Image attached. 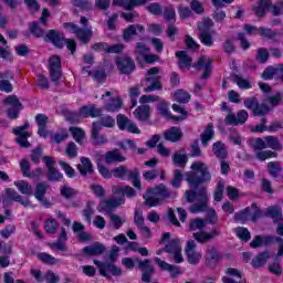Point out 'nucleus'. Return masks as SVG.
I'll return each instance as SVG.
<instances>
[{"label":"nucleus","instance_id":"37","mask_svg":"<svg viewBox=\"0 0 283 283\" xmlns=\"http://www.w3.org/2000/svg\"><path fill=\"white\" fill-rule=\"evenodd\" d=\"M176 57L179 61V70H190L191 69V64L193 63V59H191V56H189V54L187 53V51H178L176 53Z\"/></svg>","mask_w":283,"mask_h":283},{"label":"nucleus","instance_id":"55","mask_svg":"<svg viewBox=\"0 0 283 283\" xmlns=\"http://www.w3.org/2000/svg\"><path fill=\"white\" fill-rule=\"evenodd\" d=\"M14 185L17 186V189L24 196L34 195L32 186H30V184H28L25 180L14 181Z\"/></svg>","mask_w":283,"mask_h":283},{"label":"nucleus","instance_id":"2","mask_svg":"<svg viewBox=\"0 0 283 283\" xmlns=\"http://www.w3.org/2000/svg\"><path fill=\"white\" fill-rule=\"evenodd\" d=\"M169 198H171V192L164 184L146 189V193L143 195L145 205L149 209L165 205V200H169Z\"/></svg>","mask_w":283,"mask_h":283},{"label":"nucleus","instance_id":"39","mask_svg":"<svg viewBox=\"0 0 283 283\" xmlns=\"http://www.w3.org/2000/svg\"><path fill=\"white\" fill-rule=\"evenodd\" d=\"M214 136L216 130H213V123H209L200 135L201 145L203 147H207V145H209V142L213 140Z\"/></svg>","mask_w":283,"mask_h":283},{"label":"nucleus","instance_id":"31","mask_svg":"<svg viewBox=\"0 0 283 283\" xmlns=\"http://www.w3.org/2000/svg\"><path fill=\"white\" fill-rule=\"evenodd\" d=\"M197 65L198 67H200V70H203V73L201 75V78L203 81L211 76V65H213V60L209 59L207 61V57L202 55L199 57Z\"/></svg>","mask_w":283,"mask_h":283},{"label":"nucleus","instance_id":"32","mask_svg":"<svg viewBox=\"0 0 283 283\" xmlns=\"http://www.w3.org/2000/svg\"><path fill=\"white\" fill-rule=\"evenodd\" d=\"M199 34L198 39L202 45L206 48H212L213 45V35L211 34V31L209 29H205V27H198Z\"/></svg>","mask_w":283,"mask_h":283},{"label":"nucleus","instance_id":"5","mask_svg":"<svg viewBox=\"0 0 283 283\" xmlns=\"http://www.w3.org/2000/svg\"><path fill=\"white\" fill-rule=\"evenodd\" d=\"M45 43H52L54 48L57 50H63V48H67L71 54L74 56L76 54V48H78V43L74 39H67L63 33H60L57 30L51 29L46 32L44 36Z\"/></svg>","mask_w":283,"mask_h":283},{"label":"nucleus","instance_id":"4","mask_svg":"<svg viewBox=\"0 0 283 283\" xmlns=\"http://www.w3.org/2000/svg\"><path fill=\"white\" fill-rule=\"evenodd\" d=\"M118 251H120V248H118V245H113L109 253V262H103L98 260L93 261L97 266L102 277H109V275H113L114 277H120V275H123V269L114 264L116 258H118Z\"/></svg>","mask_w":283,"mask_h":283},{"label":"nucleus","instance_id":"58","mask_svg":"<svg viewBox=\"0 0 283 283\" xmlns=\"http://www.w3.org/2000/svg\"><path fill=\"white\" fill-rule=\"evenodd\" d=\"M60 193H61L62 198H65V200H70L71 198H74V196H78V190H76L67 185H64L61 187Z\"/></svg>","mask_w":283,"mask_h":283},{"label":"nucleus","instance_id":"27","mask_svg":"<svg viewBox=\"0 0 283 283\" xmlns=\"http://www.w3.org/2000/svg\"><path fill=\"white\" fill-rule=\"evenodd\" d=\"M105 244L101 242H94L91 245H86L83 248L84 255L87 258H94V255H103L105 253Z\"/></svg>","mask_w":283,"mask_h":283},{"label":"nucleus","instance_id":"11","mask_svg":"<svg viewBox=\"0 0 283 283\" xmlns=\"http://www.w3.org/2000/svg\"><path fill=\"white\" fill-rule=\"evenodd\" d=\"M223 259L224 254L218 251L214 245H209L206 249L205 264L208 269H218Z\"/></svg>","mask_w":283,"mask_h":283},{"label":"nucleus","instance_id":"45","mask_svg":"<svg viewBox=\"0 0 283 283\" xmlns=\"http://www.w3.org/2000/svg\"><path fill=\"white\" fill-rule=\"evenodd\" d=\"M187 163H189V157L186 154H180L175 151L172 155V164L175 167H180L185 169L187 167Z\"/></svg>","mask_w":283,"mask_h":283},{"label":"nucleus","instance_id":"33","mask_svg":"<svg viewBox=\"0 0 283 283\" xmlns=\"http://www.w3.org/2000/svg\"><path fill=\"white\" fill-rule=\"evenodd\" d=\"M151 52V48L147 46L145 42H137L135 45V61L138 65L143 64V57Z\"/></svg>","mask_w":283,"mask_h":283},{"label":"nucleus","instance_id":"49","mask_svg":"<svg viewBox=\"0 0 283 283\" xmlns=\"http://www.w3.org/2000/svg\"><path fill=\"white\" fill-rule=\"evenodd\" d=\"M149 82L151 83L145 88V92H156L157 90H163V82H160V76L146 77V83Z\"/></svg>","mask_w":283,"mask_h":283},{"label":"nucleus","instance_id":"30","mask_svg":"<svg viewBox=\"0 0 283 283\" xmlns=\"http://www.w3.org/2000/svg\"><path fill=\"white\" fill-rule=\"evenodd\" d=\"M151 107L147 104H142L134 111V116L137 118V120H140L142 123H145L149 120V116H151Z\"/></svg>","mask_w":283,"mask_h":283},{"label":"nucleus","instance_id":"26","mask_svg":"<svg viewBox=\"0 0 283 283\" xmlns=\"http://www.w3.org/2000/svg\"><path fill=\"white\" fill-rule=\"evenodd\" d=\"M104 160L106 165H114V163H125L127 158L118 148H114L113 150H108L105 153Z\"/></svg>","mask_w":283,"mask_h":283},{"label":"nucleus","instance_id":"41","mask_svg":"<svg viewBox=\"0 0 283 283\" xmlns=\"http://www.w3.org/2000/svg\"><path fill=\"white\" fill-rule=\"evenodd\" d=\"M82 165H77V169L82 176H87V174H94V165L88 157L81 158Z\"/></svg>","mask_w":283,"mask_h":283},{"label":"nucleus","instance_id":"3","mask_svg":"<svg viewBox=\"0 0 283 283\" xmlns=\"http://www.w3.org/2000/svg\"><path fill=\"white\" fill-rule=\"evenodd\" d=\"M122 264L129 271L138 264V269L142 272V282L145 283H151V276L156 273V268H154V264H151V260L149 259L124 258L122 259Z\"/></svg>","mask_w":283,"mask_h":283},{"label":"nucleus","instance_id":"35","mask_svg":"<svg viewBox=\"0 0 283 283\" xmlns=\"http://www.w3.org/2000/svg\"><path fill=\"white\" fill-rule=\"evenodd\" d=\"M271 0H260L259 4L254 7L252 11L254 12L255 17H258V19H262L266 17V12L271 10Z\"/></svg>","mask_w":283,"mask_h":283},{"label":"nucleus","instance_id":"22","mask_svg":"<svg viewBox=\"0 0 283 283\" xmlns=\"http://www.w3.org/2000/svg\"><path fill=\"white\" fill-rule=\"evenodd\" d=\"M220 235V230L218 228H212L210 232L200 231L193 233V239L199 244H207V242H211L213 238H218Z\"/></svg>","mask_w":283,"mask_h":283},{"label":"nucleus","instance_id":"64","mask_svg":"<svg viewBox=\"0 0 283 283\" xmlns=\"http://www.w3.org/2000/svg\"><path fill=\"white\" fill-rule=\"evenodd\" d=\"M45 193H48V185L40 182L35 186L34 197L38 200H43L45 198Z\"/></svg>","mask_w":283,"mask_h":283},{"label":"nucleus","instance_id":"54","mask_svg":"<svg viewBox=\"0 0 283 283\" xmlns=\"http://www.w3.org/2000/svg\"><path fill=\"white\" fill-rule=\"evenodd\" d=\"M59 221H56V219H46L44 221V230L50 234V235H54L56 233V231L59 230Z\"/></svg>","mask_w":283,"mask_h":283},{"label":"nucleus","instance_id":"63","mask_svg":"<svg viewBox=\"0 0 283 283\" xmlns=\"http://www.w3.org/2000/svg\"><path fill=\"white\" fill-rule=\"evenodd\" d=\"M237 238L242 242H249V240H251V232L245 227H239L237 229Z\"/></svg>","mask_w":283,"mask_h":283},{"label":"nucleus","instance_id":"8","mask_svg":"<svg viewBox=\"0 0 283 283\" xmlns=\"http://www.w3.org/2000/svg\"><path fill=\"white\" fill-rule=\"evenodd\" d=\"M3 105L9 107L7 109L8 118H10V120H17L23 109V104L19 97H17V95H9L3 99Z\"/></svg>","mask_w":283,"mask_h":283},{"label":"nucleus","instance_id":"51","mask_svg":"<svg viewBox=\"0 0 283 283\" xmlns=\"http://www.w3.org/2000/svg\"><path fill=\"white\" fill-rule=\"evenodd\" d=\"M38 260H40V262H42L43 264H49L51 266L59 264V259L54 258L52 254H49L48 252H40L38 254Z\"/></svg>","mask_w":283,"mask_h":283},{"label":"nucleus","instance_id":"6","mask_svg":"<svg viewBox=\"0 0 283 283\" xmlns=\"http://www.w3.org/2000/svg\"><path fill=\"white\" fill-rule=\"evenodd\" d=\"M113 177L117 180H129L135 189H143V182L140 181V170L133 168L128 170L127 166L120 165L113 169Z\"/></svg>","mask_w":283,"mask_h":283},{"label":"nucleus","instance_id":"7","mask_svg":"<svg viewBox=\"0 0 283 283\" xmlns=\"http://www.w3.org/2000/svg\"><path fill=\"white\" fill-rule=\"evenodd\" d=\"M125 203V199H107L102 203L103 211H106L109 216V220L114 227V229L118 230L125 224V219H122L120 216L114 214V209L116 207H120V205Z\"/></svg>","mask_w":283,"mask_h":283},{"label":"nucleus","instance_id":"60","mask_svg":"<svg viewBox=\"0 0 283 283\" xmlns=\"http://www.w3.org/2000/svg\"><path fill=\"white\" fill-rule=\"evenodd\" d=\"M205 227H207V221L205 219L201 218H196L190 220L189 223V230L190 231H198L205 229Z\"/></svg>","mask_w":283,"mask_h":283},{"label":"nucleus","instance_id":"25","mask_svg":"<svg viewBox=\"0 0 283 283\" xmlns=\"http://www.w3.org/2000/svg\"><path fill=\"white\" fill-rule=\"evenodd\" d=\"M134 222L137 229H139L142 233H145L146 240H149V238H151V229L145 226V217H143V212L140 210H135Z\"/></svg>","mask_w":283,"mask_h":283},{"label":"nucleus","instance_id":"23","mask_svg":"<svg viewBox=\"0 0 283 283\" xmlns=\"http://www.w3.org/2000/svg\"><path fill=\"white\" fill-rule=\"evenodd\" d=\"M73 233L77 234L78 242H92L94 238L92 233L85 231V226L78 221L73 222Z\"/></svg>","mask_w":283,"mask_h":283},{"label":"nucleus","instance_id":"50","mask_svg":"<svg viewBox=\"0 0 283 283\" xmlns=\"http://www.w3.org/2000/svg\"><path fill=\"white\" fill-rule=\"evenodd\" d=\"M123 107V99L120 97H113L109 103L105 104L106 112H118Z\"/></svg>","mask_w":283,"mask_h":283},{"label":"nucleus","instance_id":"36","mask_svg":"<svg viewBox=\"0 0 283 283\" xmlns=\"http://www.w3.org/2000/svg\"><path fill=\"white\" fill-rule=\"evenodd\" d=\"M264 218H271L274 223L282 222V208L277 206H269L264 211Z\"/></svg>","mask_w":283,"mask_h":283},{"label":"nucleus","instance_id":"9","mask_svg":"<svg viewBox=\"0 0 283 283\" xmlns=\"http://www.w3.org/2000/svg\"><path fill=\"white\" fill-rule=\"evenodd\" d=\"M243 105L247 109H250L254 116H266V114L271 112V107L264 103L260 104V101H258L255 96L245 98Z\"/></svg>","mask_w":283,"mask_h":283},{"label":"nucleus","instance_id":"19","mask_svg":"<svg viewBox=\"0 0 283 283\" xmlns=\"http://www.w3.org/2000/svg\"><path fill=\"white\" fill-rule=\"evenodd\" d=\"M101 128L98 125L92 126L91 128V144L93 147H103V145H107L109 139H107V135L101 134Z\"/></svg>","mask_w":283,"mask_h":283},{"label":"nucleus","instance_id":"10","mask_svg":"<svg viewBox=\"0 0 283 283\" xmlns=\"http://www.w3.org/2000/svg\"><path fill=\"white\" fill-rule=\"evenodd\" d=\"M42 161L44 163L48 171L46 178L49 182H61L63 180V172H61L54 165H56V160L51 156H43Z\"/></svg>","mask_w":283,"mask_h":283},{"label":"nucleus","instance_id":"53","mask_svg":"<svg viewBox=\"0 0 283 283\" xmlns=\"http://www.w3.org/2000/svg\"><path fill=\"white\" fill-rule=\"evenodd\" d=\"M73 8H78L82 12H92L93 4L90 0H72Z\"/></svg>","mask_w":283,"mask_h":283},{"label":"nucleus","instance_id":"44","mask_svg":"<svg viewBox=\"0 0 283 283\" xmlns=\"http://www.w3.org/2000/svg\"><path fill=\"white\" fill-rule=\"evenodd\" d=\"M95 125L99 127V130H102L103 127L112 128L116 125V119H114V117H112L111 115H106L101 117L98 122L92 123L93 127H95Z\"/></svg>","mask_w":283,"mask_h":283},{"label":"nucleus","instance_id":"14","mask_svg":"<svg viewBox=\"0 0 283 283\" xmlns=\"http://www.w3.org/2000/svg\"><path fill=\"white\" fill-rule=\"evenodd\" d=\"M28 127H30V123L25 122L22 126H18L13 128V134L17 137V143L22 147L23 149H28L31 147L32 144L28 140L32 134L28 132Z\"/></svg>","mask_w":283,"mask_h":283},{"label":"nucleus","instance_id":"59","mask_svg":"<svg viewBox=\"0 0 283 283\" xmlns=\"http://www.w3.org/2000/svg\"><path fill=\"white\" fill-rule=\"evenodd\" d=\"M147 12L153 14V17H163V4L159 2H151L146 7Z\"/></svg>","mask_w":283,"mask_h":283},{"label":"nucleus","instance_id":"47","mask_svg":"<svg viewBox=\"0 0 283 283\" xmlns=\"http://www.w3.org/2000/svg\"><path fill=\"white\" fill-rule=\"evenodd\" d=\"M181 249L182 248L180 247V239L174 238L163 248V251L171 255L172 253H176V251H180Z\"/></svg>","mask_w":283,"mask_h":283},{"label":"nucleus","instance_id":"40","mask_svg":"<svg viewBox=\"0 0 283 283\" xmlns=\"http://www.w3.org/2000/svg\"><path fill=\"white\" fill-rule=\"evenodd\" d=\"M75 36L80 41V43H83L84 45H87L92 41V36H94V32L92 31V27L87 29H80L76 33Z\"/></svg>","mask_w":283,"mask_h":283},{"label":"nucleus","instance_id":"21","mask_svg":"<svg viewBox=\"0 0 283 283\" xmlns=\"http://www.w3.org/2000/svg\"><path fill=\"white\" fill-rule=\"evenodd\" d=\"M80 115L82 118H101L103 108H98L96 104L84 105L80 107Z\"/></svg>","mask_w":283,"mask_h":283},{"label":"nucleus","instance_id":"28","mask_svg":"<svg viewBox=\"0 0 283 283\" xmlns=\"http://www.w3.org/2000/svg\"><path fill=\"white\" fill-rule=\"evenodd\" d=\"M182 129L178 126H171L164 133L165 140H168L169 143H179V140H182Z\"/></svg>","mask_w":283,"mask_h":283},{"label":"nucleus","instance_id":"18","mask_svg":"<svg viewBox=\"0 0 283 283\" xmlns=\"http://www.w3.org/2000/svg\"><path fill=\"white\" fill-rule=\"evenodd\" d=\"M249 120V113L245 109H241L235 114L230 113L226 116L224 123L226 125H244Z\"/></svg>","mask_w":283,"mask_h":283},{"label":"nucleus","instance_id":"48","mask_svg":"<svg viewBox=\"0 0 283 283\" xmlns=\"http://www.w3.org/2000/svg\"><path fill=\"white\" fill-rule=\"evenodd\" d=\"M69 132H71L74 140L77 143V145H83V140H85V130L81 127L71 126L69 128Z\"/></svg>","mask_w":283,"mask_h":283},{"label":"nucleus","instance_id":"57","mask_svg":"<svg viewBox=\"0 0 283 283\" xmlns=\"http://www.w3.org/2000/svg\"><path fill=\"white\" fill-rule=\"evenodd\" d=\"M270 54H269V50L266 48H259L256 50V55H255V60L258 61V63H260L261 65H264V63L269 62L270 59Z\"/></svg>","mask_w":283,"mask_h":283},{"label":"nucleus","instance_id":"52","mask_svg":"<svg viewBox=\"0 0 283 283\" xmlns=\"http://www.w3.org/2000/svg\"><path fill=\"white\" fill-rule=\"evenodd\" d=\"M163 17L168 23H176V9L174 8V4L165 7Z\"/></svg>","mask_w":283,"mask_h":283},{"label":"nucleus","instance_id":"42","mask_svg":"<svg viewBox=\"0 0 283 283\" xmlns=\"http://www.w3.org/2000/svg\"><path fill=\"white\" fill-rule=\"evenodd\" d=\"M233 220L239 224H247V221L251 220V208L247 207L235 212L233 216Z\"/></svg>","mask_w":283,"mask_h":283},{"label":"nucleus","instance_id":"12","mask_svg":"<svg viewBox=\"0 0 283 283\" xmlns=\"http://www.w3.org/2000/svg\"><path fill=\"white\" fill-rule=\"evenodd\" d=\"M263 81H276L283 85V64L269 65L264 69L261 74Z\"/></svg>","mask_w":283,"mask_h":283},{"label":"nucleus","instance_id":"34","mask_svg":"<svg viewBox=\"0 0 283 283\" xmlns=\"http://www.w3.org/2000/svg\"><path fill=\"white\" fill-rule=\"evenodd\" d=\"M262 244H264L265 247H269V244H273V235H255L253 240L250 242V248L260 249Z\"/></svg>","mask_w":283,"mask_h":283},{"label":"nucleus","instance_id":"16","mask_svg":"<svg viewBox=\"0 0 283 283\" xmlns=\"http://www.w3.org/2000/svg\"><path fill=\"white\" fill-rule=\"evenodd\" d=\"M115 63L119 74H125L126 76H129L136 70V62L129 56L116 57Z\"/></svg>","mask_w":283,"mask_h":283},{"label":"nucleus","instance_id":"17","mask_svg":"<svg viewBox=\"0 0 283 283\" xmlns=\"http://www.w3.org/2000/svg\"><path fill=\"white\" fill-rule=\"evenodd\" d=\"M145 35V25L143 24H128L127 28L123 30V40L129 43L134 36Z\"/></svg>","mask_w":283,"mask_h":283},{"label":"nucleus","instance_id":"38","mask_svg":"<svg viewBox=\"0 0 283 283\" xmlns=\"http://www.w3.org/2000/svg\"><path fill=\"white\" fill-rule=\"evenodd\" d=\"M271 258V253H269V250H265L263 252H260L256 256H254L251 261V265L253 269H262L269 262V259Z\"/></svg>","mask_w":283,"mask_h":283},{"label":"nucleus","instance_id":"46","mask_svg":"<svg viewBox=\"0 0 283 283\" xmlns=\"http://www.w3.org/2000/svg\"><path fill=\"white\" fill-rule=\"evenodd\" d=\"M258 34L261 39H268V41H275L277 39V32L266 27H259Z\"/></svg>","mask_w":283,"mask_h":283},{"label":"nucleus","instance_id":"61","mask_svg":"<svg viewBox=\"0 0 283 283\" xmlns=\"http://www.w3.org/2000/svg\"><path fill=\"white\" fill-rule=\"evenodd\" d=\"M92 76L93 81H95V83H97L98 85H103V83L107 81V73L103 69L94 71Z\"/></svg>","mask_w":283,"mask_h":283},{"label":"nucleus","instance_id":"43","mask_svg":"<svg viewBox=\"0 0 283 283\" xmlns=\"http://www.w3.org/2000/svg\"><path fill=\"white\" fill-rule=\"evenodd\" d=\"M62 115L64 116L67 123H71V125H74V123H81V118H82L81 108H78V112L63 109Z\"/></svg>","mask_w":283,"mask_h":283},{"label":"nucleus","instance_id":"20","mask_svg":"<svg viewBox=\"0 0 283 283\" xmlns=\"http://www.w3.org/2000/svg\"><path fill=\"white\" fill-rule=\"evenodd\" d=\"M155 262L161 271H168L170 273L171 280H176L178 275H182V270L178 265L169 264L158 256L155 258Z\"/></svg>","mask_w":283,"mask_h":283},{"label":"nucleus","instance_id":"62","mask_svg":"<svg viewBox=\"0 0 283 283\" xmlns=\"http://www.w3.org/2000/svg\"><path fill=\"white\" fill-rule=\"evenodd\" d=\"M256 159L261 163H264V160H269V158H277V154L273 150H261L255 154Z\"/></svg>","mask_w":283,"mask_h":283},{"label":"nucleus","instance_id":"1","mask_svg":"<svg viewBox=\"0 0 283 283\" xmlns=\"http://www.w3.org/2000/svg\"><path fill=\"white\" fill-rule=\"evenodd\" d=\"M190 169L185 172V180L190 187L186 190L185 198L188 203L198 202L189 207L190 213H200L209 209V195L205 185L211 182V171L202 161L192 163Z\"/></svg>","mask_w":283,"mask_h":283},{"label":"nucleus","instance_id":"56","mask_svg":"<svg viewBox=\"0 0 283 283\" xmlns=\"http://www.w3.org/2000/svg\"><path fill=\"white\" fill-rule=\"evenodd\" d=\"M266 148L273 149L274 151H280L282 149V143L275 136H266L265 137Z\"/></svg>","mask_w":283,"mask_h":283},{"label":"nucleus","instance_id":"29","mask_svg":"<svg viewBox=\"0 0 283 283\" xmlns=\"http://www.w3.org/2000/svg\"><path fill=\"white\" fill-rule=\"evenodd\" d=\"M212 154L219 160H227L229 158V150L223 142H216L212 144Z\"/></svg>","mask_w":283,"mask_h":283},{"label":"nucleus","instance_id":"15","mask_svg":"<svg viewBox=\"0 0 283 283\" xmlns=\"http://www.w3.org/2000/svg\"><path fill=\"white\" fill-rule=\"evenodd\" d=\"M196 245V241L189 240L186 243L185 247V254L187 258L188 264H192L196 266L197 264H200V260H202V253L198 252Z\"/></svg>","mask_w":283,"mask_h":283},{"label":"nucleus","instance_id":"13","mask_svg":"<svg viewBox=\"0 0 283 283\" xmlns=\"http://www.w3.org/2000/svg\"><path fill=\"white\" fill-rule=\"evenodd\" d=\"M49 74L52 83H59L63 76L61 56L52 55L49 59Z\"/></svg>","mask_w":283,"mask_h":283},{"label":"nucleus","instance_id":"24","mask_svg":"<svg viewBox=\"0 0 283 283\" xmlns=\"http://www.w3.org/2000/svg\"><path fill=\"white\" fill-rule=\"evenodd\" d=\"M30 34H32L34 39H43L48 33H45L43 28H41L40 21H32L29 22V32H24L23 36H25V39H30Z\"/></svg>","mask_w":283,"mask_h":283}]
</instances>
